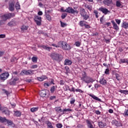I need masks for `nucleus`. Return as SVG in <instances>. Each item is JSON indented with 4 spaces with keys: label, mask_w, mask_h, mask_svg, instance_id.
<instances>
[{
    "label": "nucleus",
    "mask_w": 128,
    "mask_h": 128,
    "mask_svg": "<svg viewBox=\"0 0 128 128\" xmlns=\"http://www.w3.org/2000/svg\"><path fill=\"white\" fill-rule=\"evenodd\" d=\"M16 22L14 20H12L8 24V26H16Z\"/></svg>",
    "instance_id": "58836bf2"
},
{
    "label": "nucleus",
    "mask_w": 128,
    "mask_h": 128,
    "mask_svg": "<svg viewBox=\"0 0 128 128\" xmlns=\"http://www.w3.org/2000/svg\"><path fill=\"white\" fill-rule=\"evenodd\" d=\"M34 70H22V72L20 73V74L21 76H30V75H32L34 74Z\"/></svg>",
    "instance_id": "39448f33"
},
{
    "label": "nucleus",
    "mask_w": 128,
    "mask_h": 128,
    "mask_svg": "<svg viewBox=\"0 0 128 128\" xmlns=\"http://www.w3.org/2000/svg\"><path fill=\"white\" fill-rule=\"evenodd\" d=\"M86 14V10L84 8H81L80 9V14L82 16Z\"/></svg>",
    "instance_id": "7c9ffc66"
},
{
    "label": "nucleus",
    "mask_w": 128,
    "mask_h": 128,
    "mask_svg": "<svg viewBox=\"0 0 128 128\" xmlns=\"http://www.w3.org/2000/svg\"><path fill=\"white\" fill-rule=\"evenodd\" d=\"M10 84L12 86H16V78H12L10 82H9Z\"/></svg>",
    "instance_id": "aec40b11"
},
{
    "label": "nucleus",
    "mask_w": 128,
    "mask_h": 128,
    "mask_svg": "<svg viewBox=\"0 0 128 128\" xmlns=\"http://www.w3.org/2000/svg\"><path fill=\"white\" fill-rule=\"evenodd\" d=\"M76 102L74 98H72L70 101V104H74V102Z\"/></svg>",
    "instance_id": "49530a36"
},
{
    "label": "nucleus",
    "mask_w": 128,
    "mask_h": 128,
    "mask_svg": "<svg viewBox=\"0 0 128 128\" xmlns=\"http://www.w3.org/2000/svg\"><path fill=\"white\" fill-rule=\"evenodd\" d=\"M20 3L18 2H16V10H20Z\"/></svg>",
    "instance_id": "052dcab7"
},
{
    "label": "nucleus",
    "mask_w": 128,
    "mask_h": 128,
    "mask_svg": "<svg viewBox=\"0 0 128 128\" xmlns=\"http://www.w3.org/2000/svg\"><path fill=\"white\" fill-rule=\"evenodd\" d=\"M34 20L38 26H40L42 25V17H40V16L38 15L34 16Z\"/></svg>",
    "instance_id": "0eeeda50"
},
{
    "label": "nucleus",
    "mask_w": 128,
    "mask_h": 128,
    "mask_svg": "<svg viewBox=\"0 0 128 128\" xmlns=\"http://www.w3.org/2000/svg\"><path fill=\"white\" fill-rule=\"evenodd\" d=\"M122 2H120V1H116V6L118 7V8H120L121 6H122Z\"/></svg>",
    "instance_id": "4c0bfd02"
},
{
    "label": "nucleus",
    "mask_w": 128,
    "mask_h": 128,
    "mask_svg": "<svg viewBox=\"0 0 128 128\" xmlns=\"http://www.w3.org/2000/svg\"><path fill=\"white\" fill-rule=\"evenodd\" d=\"M120 61L122 64L126 63L128 64V58H121Z\"/></svg>",
    "instance_id": "c9c22d12"
},
{
    "label": "nucleus",
    "mask_w": 128,
    "mask_h": 128,
    "mask_svg": "<svg viewBox=\"0 0 128 128\" xmlns=\"http://www.w3.org/2000/svg\"><path fill=\"white\" fill-rule=\"evenodd\" d=\"M14 13H9L4 15H0V18H2L4 22H6V20H10V18H14Z\"/></svg>",
    "instance_id": "20e7f679"
},
{
    "label": "nucleus",
    "mask_w": 128,
    "mask_h": 128,
    "mask_svg": "<svg viewBox=\"0 0 128 128\" xmlns=\"http://www.w3.org/2000/svg\"><path fill=\"white\" fill-rule=\"evenodd\" d=\"M102 4L107 6H110L112 4V0H104Z\"/></svg>",
    "instance_id": "f8f14e48"
},
{
    "label": "nucleus",
    "mask_w": 128,
    "mask_h": 128,
    "mask_svg": "<svg viewBox=\"0 0 128 128\" xmlns=\"http://www.w3.org/2000/svg\"><path fill=\"white\" fill-rule=\"evenodd\" d=\"M56 98V96H51L50 98V100H54Z\"/></svg>",
    "instance_id": "774afa93"
},
{
    "label": "nucleus",
    "mask_w": 128,
    "mask_h": 128,
    "mask_svg": "<svg viewBox=\"0 0 128 128\" xmlns=\"http://www.w3.org/2000/svg\"><path fill=\"white\" fill-rule=\"evenodd\" d=\"M98 126H99V128H104L105 126H106V124L102 122H98Z\"/></svg>",
    "instance_id": "5701e85b"
},
{
    "label": "nucleus",
    "mask_w": 128,
    "mask_h": 128,
    "mask_svg": "<svg viewBox=\"0 0 128 128\" xmlns=\"http://www.w3.org/2000/svg\"><path fill=\"white\" fill-rule=\"evenodd\" d=\"M2 91L4 92V94H6L7 96H8V94H10V92L6 90V89H2Z\"/></svg>",
    "instance_id": "79ce46f5"
},
{
    "label": "nucleus",
    "mask_w": 128,
    "mask_h": 128,
    "mask_svg": "<svg viewBox=\"0 0 128 128\" xmlns=\"http://www.w3.org/2000/svg\"><path fill=\"white\" fill-rule=\"evenodd\" d=\"M80 44H81V42H75V45L76 46H78V48L80 46Z\"/></svg>",
    "instance_id": "3c124183"
},
{
    "label": "nucleus",
    "mask_w": 128,
    "mask_h": 128,
    "mask_svg": "<svg viewBox=\"0 0 128 128\" xmlns=\"http://www.w3.org/2000/svg\"><path fill=\"white\" fill-rule=\"evenodd\" d=\"M52 46H54L55 48H60V46L58 44V45L56 44H52Z\"/></svg>",
    "instance_id": "8fccbe9b"
},
{
    "label": "nucleus",
    "mask_w": 128,
    "mask_h": 128,
    "mask_svg": "<svg viewBox=\"0 0 128 128\" xmlns=\"http://www.w3.org/2000/svg\"><path fill=\"white\" fill-rule=\"evenodd\" d=\"M40 94L41 97H45L46 96V90H42L40 92Z\"/></svg>",
    "instance_id": "b1692460"
},
{
    "label": "nucleus",
    "mask_w": 128,
    "mask_h": 128,
    "mask_svg": "<svg viewBox=\"0 0 128 128\" xmlns=\"http://www.w3.org/2000/svg\"><path fill=\"white\" fill-rule=\"evenodd\" d=\"M50 56L54 61L61 62L63 58V56L62 54H59L52 53Z\"/></svg>",
    "instance_id": "f03ea898"
},
{
    "label": "nucleus",
    "mask_w": 128,
    "mask_h": 128,
    "mask_svg": "<svg viewBox=\"0 0 128 128\" xmlns=\"http://www.w3.org/2000/svg\"><path fill=\"white\" fill-rule=\"evenodd\" d=\"M45 17L48 22H52V18L51 16L48 14L46 12H45Z\"/></svg>",
    "instance_id": "4be33fe9"
},
{
    "label": "nucleus",
    "mask_w": 128,
    "mask_h": 128,
    "mask_svg": "<svg viewBox=\"0 0 128 128\" xmlns=\"http://www.w3.org/2000/svg\"><path fill=\"white\" fill-rule=\"evenodd\" d=\"M70 92H75L76 90L74 88L72 87V89L70 88V90H69Z\"/></svg>",
    "instance_id": "338daca9"
},
{
    "label": "nucleus",
    "mask_w": 128,
    "mask_h": 128,
    "mask_svg": "<svg viewBox=\"0 0 128 128\" xmlns=\"http://www.w3.org/2000/svg\"><path fill=\"white\" fill-rule=\"evenodd\" d=\"M86 122L87 124V126L88 128H94V126L92 124V121L90 120H86Z\"/></svg>",
    "instance_id": "6ab92c4d"
},
{
    "label": "nucleus",
    "mask_w": 128,
    "mask_h": 128,
    "mask_svg": "<svg viewBox=\"0 0 128 128\" xmlns=\"http://www.w3.org/2000/svg\"><path fill=\"white\" fill-rule=\"evenodd\" d=\"M6 124H7L8 126H12V128H14V124L11 120H7L6 121Z\"/></svg>",
    "instance_id": "a211bd4d"
},
{
    "label": "nucleus",
    "mask_w": 128,
    "mask_h": 128,
    "mask_svg": "<svg viewBox=\"0 0 128 128\" xmlns=\"http://www.w3.org/2000/svg\"><path fill=\"white\" fill-rule=\"evenodd\" d=\"M112 124L113 125H115L117 127L122 126V124L118 122L116 120H113L112 122Z\"/></svg>",
    "instance_id": "4468645a"
},
{
    "label": "nucleus",
    "mask_w": 128,
    "mask_h": 128,
    "mask_svg": "<svg viewBox=\"0 0 128 128\" xmlns=\"http://www.w3.org/2000/svg\"><path fill=\"white\" fill-rule=\"evenodd\" d=\"M54 110L58 113H63V110H62L60 106L56 107Z\"/></svg>",
    "instance_id": "393cba45"
},
{
    "label": "nucleus",
    "mask_w": 128,
    "mask_h": 128,
    "mask_svg": "<svg viewBox=\"0 0 128 128\" xmlns=\"http://www.w3.org/2000/svg\"><path fill=\"white\" fill-rule=\"evenodd\" d=\"M68 16L67 14H62V18L64 19Z\"/></svg>",
    "instance_id": "864d4df0"
},
{
    "label": "nucleus",
    "mask_w": 128,
    "mask_h": 128,
    "mask_svg": "<svg viewBox=\"0 0 128 128\" xmlns=\"http://www.w3.org/2000/svg\"><path fill=\"white\" fill-rule=\"evenodd\" d=\"M38 48H42L44 50H46L50 52V50H52V48L50 46L47 47L45 45H38Z\"/></svg>",
    "instance_id": "dca6fc26"
},
{
    "label": "nucleus",
    "mask_w": 128,
    "mask_h": 128,
    "mask_svg": "<svg viewBox=\"0 0 128 128\" xmlns=\"http://www.w3.org/2000/svg\"><path fill=\"white\" fill-rule=\"evenodd\" d=\"M38 109H39L38 106L34 107L30 109V111L32 112H34L38 111Z\"/></svg>",
    "instance_id": "72a5a7b5"
},
{
    "label": "nucleus",
    "mask_w": 128,
    "mask_h": 128,
    "mask_svg": "<svg viewBox=\"0 0 128 128\" xmlns=\"http://www.w3.org/2000/svg\"><path fill=\"white\" fill-rule=\"evenodd\" d=\"M8 119H6V118H2L0 116V122L4 123L6 122Z\"/></svg>",
    "instance_id": "e433bc0d"
},
{
    "label": "nucleus",
    "mask_w": 128,
    "mask_h": 128,
    "mask_svg": "<svg viewBox=\"0 0 128 128\" xmlns=\"http://www.w3.org/2000/svg\"><path fill=\"white\" fill-rule=\"evenodd\" d=\"M116 22L118 24L120 25L121 23V20L120 19H116Z\"/></svg>",
    "instance_id": "4d7b16f0"
},
{
    "label": "nucleus",
    "mask_w": 128,
    "mask_h": 128,
    "mask_svg": "<svg viewBox=\"0 0 128 128\" xmlns=\"http://www.w3.org/2000/svg\"><path fill=\"white\" fill-rule=\"evenodd\" d=\"M58 45L64 50H70V46L64 41H60L58 42Z\"/></svg>",
    "instance_id": "7ed1b4c3"
},
{
    "label": "nucleus",
    "mask_w": 128,
    "mask_h": 128,
    "mask_svg": "<svg viewBox=\"0 0 128 128\" xmlns=\"http://www.w3.org/2000/svg\"><path fill=\"white\" fill-rule=\"evenodd\" d=\"M81 80L83 82H84L86 84H90V82L92 83L94 82L92 77L87 76V74L85 71L83 72L82 73V77H81Z\"/></svg>",
    "instance_id": "f257e3e1"
},
{
    "label": "nucleus",
    "mask_w": 128,
    "mask_h": 128,
    "mask_svg": "<svg viewBox=\"0 0 128 128\" xmlns=\"http://www.w3.org/2000/svg\"><path fill=\"white\" fill-rule=\"evenodd\" d=\"M111 22L112 24L113 28L116 31H118L120 30V28L118 25L116 23L115 21H114V20H112Z\"/></svg>",
    "instance_id": "ddd939ff"
},
{
    "label": "nucleus",
    "mask_w": 128,
    "mask_h": 128,
    "mask_svg": "<svg viewBox=\"0 0 128 128\" xmlns=\"http://www.w3.org/2000/svg\"><path fill=\"white\" fill-rule=\"evenodd\" d=\"M95 114H96L97 115H100L101 112L100 110H96Z\"/></svg>",
    "instance_id": "680f3d73"
},
{
    "label": "nucleus",
    "mask_w": 128,
    "mask_h": 128,
    "mask_svg": "<svg viewBox=\"0 0 128 128\" xmlns=\"http://www.w3.org/2000/svg\"><path fill=\"white\" fill-rule=\"evenodd\" d=\"M72 60H70L66 58L64 60V66H70V65H72Z\"/></svg>",
    "instance_id": "f3484780"
},
{
    "label": "nucleus",
    "mask_w": 128,
    "mask_h": 128,
    "mask_svg": "<svg viewBox=\"0 0 128 128\" xmlns=\"http://www.w3.org/2000/svg\"><path fill=\"white\" fill-rule=\"evenodd\" d=\"M38 66L37 64H33V65L30 68L32 69H35V68H38Z\"/></svg>",
    "instance_id": "5fc2aeb1"
},
{
    "label": "nucleus",
    "mask_w": 128,
    "mask_h": 128,
    "mask_svg": "<svg viewBox=\"0 0 128 128\" xmlns=\"http://www.w3.org/2000/svg\"><path fill=\"white\" fill-rule=\"evenodd\" d=\"M47 78L46 76H42V77H37V80L40 82H42Z\"/></svg>",
    "instance_id": "c85d7f7f"
},
{
    "label": "nucleus",
    "mask_w": 128,
    "mask_h": 128,
    "mask_svg": "<svg viewBox=\"0 0 128 128\" xmlns=\"http://www.w3.org/2000/svg\"><path fill=\"white\" fill-rule=\"evenodd\" d=\"M6 38V34H0V38Z\"/></svg>",
    "instance_id": "0e129e2a"
},
{
    "label": "nucleus",
    "mask_w": 128,
    "mask_h": 128,
    "mask_svg": "<svg viewBox=\"0 0 128 128\" xmlns=\"http://www.w3.org/2000/svg\"><path fill=\"white\" fill-rule=\"evenodd\" d=\"M22 115L21 112L20 111H16V116L20 117Z\"/></svg>",
    "instance_id": "6e6d98bb"
},
{
    "label": "nucleus",
    "mask_w": 128,
    "mask_h": 128,
    "mask_svg": "<svg viewBox=\"0 0 128 128\" xmlns=\"http://www.w3.org/2000/svg\"><path fill=\"white\" fill-rule=\"evenodd\" d=\"M89 96L90 97H92V98H94V100H97L98 102H101L102 101V100L100 98H98V97L96 96L94 94H90Z\"/></svg>",
    "instance_id": "a878e982"
},
{
    "label": "nucleus",
    "mask_w": 128,
    "mask_h": 128,
    "mask_svg": "<svg viewBox=\"0 0 128 128\" xmlns=\"http://www.w3.org/2000/svg\"><path fill=\"white\" fill-rule=\"evenodd\" d=\"M4 114H6L7 116H10V111L8 110H4L3 111Z\"/></svg>",
    "instance_id": "ea45409f"
},
{
    "label": "nucleus",
    "mask_w": 128,
    "mask_h": 128,
    "mask_svg": "<svg viewBox=\"0 0 128 128\" xmlns=\"http://www.w3.org/2000/svg\"><path fill=\"white\" fill-rule=\"evenodd\" d=\"M114 78H116V80H117L118 81H120L122 80V76H121V75H120V74H118V73H115V74H114Z\"/></svg>",
    "instance_id": "412c9836"
},
{
    "label": "nucleus",
    "mask_w": 128,
    "mask_h": 128,
    "mask_svg": "<svg viewBox=\"0 0 128 128\" xmlns=\"http://www.w3.org/2000/svg\"><path fill=\"white\" fill-rule=\"evenodd\" d=\"M28 26H24V25H23V26L21 27V28H20L21 32H24V31L28 30Z\"/></svg>",
    "instance_id": "c756f323"
},
{
    "label": "nucleus",
    "mask_w": 128,
    "mask_h": 128,
    "mask_svg": "<svg viewBox=\"0 0 128 128\" xmlns=\"http://www.w3.org/2000/svg\"><path fill=\"white\" fill-rule=\"evenodd\" d=\"M87 23L86 21H84V20H81L78 24L80 25V26L83 28L84 26V28L86 29H90V26L88 24H86Z\"/></svg>",
    "instance_id": "6e6552de"
},
{
    "label": "nucleus",
    "mask_w": 128,
    "mask_h": 128,
    "mask_svg": "<svg viewBox=\"0 0 128 128\" xmlns=\"http://www.w3.org/2000/svg\"><path fill=\"white\" fill-rule=\"evenodd\" d=\"M99 83L102 86H106L107 85L108 82L107 80L104 78V76L100 78V80H99Z\"/></svg>",
    "instance_id": "9b49d317"
},
{
    "label": "nucleus",
    "mask_w": 128,
    "mask_h": 128,
    "mask_svg": "<svg viewBox=\"0 0 128 128\" xmlns=\"http://www.w3.org/2000/svg\"><path fill=\"white\" fill-rule=\"evenodd\" d=\"M72 110L70 108H64L63 110V113L62 114V115L64 114L66 112H72Z\"/></svg>",
    "instance_id": "cd10ccee"
},
{
    "label": "nucleus",
    "mask_w": 128,
    "mask_h": 128,
    "mask_svg": "<svg viewBox=\"0 0 128 128\" xmlns=\"http://www.w3.org/2000/svg\"><path fill=\"white\" fill-rule=\"evenodd\" d=\"M9 10L12 12L14 10V2H12L9 3Z\"/></svg>",
    "instance_id": "2eb2a0df"
},
{
    "label": "nucleus",
    "mask_w": 128,
    "mask_h": 128,
    "mask_svg": "<svg viewBox=\"0 0 128 128\" xmlns=\"http://www.w3.org/2000/svg\"><path fill=\"white\" fill-rule=\"evenodd\" d=\"M124 116H128V110L124 112Z\"/></svg>",
    "instance_id": "69168bd1"
},
{
    "label": "nucleus",
    "mask_w": 128,
    "mask_h": 128,
    "mask_svg": "<svg viewBox=\"0 0 128 128\" xmlns=\"http://www.w3.org/2000/svg\"><path fill=\"white\" fill-rule=\"evenodd\" d=\"M122 27L124 29H128V22H123Z\"/></svg>",
    "instance_id": "2f4dec72"
},
{
    "label": "nucleus",
    "mask_w": 128,
    "mask_h": 128,
    "mask_svg": "<svg viewBox=\"0 0 128 128\" xmlns=\"http://www.w3.org/2000/svg\"><path fill=\"white\" fill-rule=\"evenodd\" d=\"M64 12L72 14H74L76 13V14H78V10H74L70 6L67 8L66 10H64Z\"/></svg>",
    "instance_id": "423d86ee"
},
{
    "label": "nucleus",
    "mask_w": 128,
    "mask_h": 128,
    "mask_svg": "<svg viewBox=\"0 0 128 128\" xmlns=\"http://www.w3.org/2000/svg\"><path fill=\"white\" fill-rule=\"evenodd\" d=\"M32 60L33 62H36L38 60V58L36 57L33 56L32 58Z\"/></svg>",
    "instance_id": "09e8293b"
},
{
    "label": "nucleus",
    "mask_w": 128,
    "mask_h": 128,
    "mask_svg": "<svg viewBox=\"0 0 128 128\" xmlns=\"http://www.w3.org/2000/svg\"><path fill=\"white\" fill-rule=\"evenodd\" d=\"M104 74H110V70L109 68H106L104 71Z\"/></svg>",
    "instance_id": "603ef678"
},
{
    "label": "nucleus",
    "mask_w": 128,
    "mask_h": 128,
    "mask_svg": "<svg viewBox=\"0 0 128 128\" xmlns=\"http://www.w3.org/2000/svg\"><path fill=\"white\" fill-rule=\"evenodd\" d=\"M46 124H47L48 128H54L52 122L50 120L46 121Z\"/></svg>",
    "instance_id": "bb28decb"
},
{
    "label": "nucleus",
    "mask_w": 128,
    "mask_h": 128,
    "mask_svg": "<svg viewBox=\"0 0 128 128\" xmlns=\"http://www.w3.org/2000/svg\"><path fill=\"white\" fill-rule=\"evenodd\" d=\"M76 92H80V93H84V91H82V90H81L80 89H78V88L76 89Z\"/></svg>",
    "instance_id": "bf43d9fd"
},
{
    "label": "nucleus",
    "mask_w": 128,
    "mask_h": 128,
    "mask_svg": "<svg viewBox=\"0 0 128 128\" xmlns=\"http://www.w3.org/2000/svg\"><path fill=\"white\" fill-rule=\"evenodd\" d=\"M94 13L95 14L96 18H98V10H94Z\"/></svg>",
    "instance_id": "c03bdc74"
},
{
    "label": "nucleus",
    "mask_w": 128,
    "mask_h": 128,
    "mask_svg": "<svg viewBox=\"0 0 128 128\" xmlns=\"http://www.w3.org/2000/svg\"><path fill=\"white\" fill-rule=\"evenodd\" d=\"M84 20H87L89 18L90 16L86 13L82 16Z\"/></svg>",
    "instance_id": "f704fd0d"
},
{
    "label": "nucleus",
    "mask_w": 128,
    "mask_h": 128,
    "mask_svg": "<svg viewBox=\"0 0 128 128\" xmlns=\"http://www.w3.org/2000/svg\"><path fill=\"white\" fill-rule=\"evenodd\" d=\"M65 82L64 80H60V85H64L65 84Z\"/></svg>",
    "instance_id": "e2e57ef3"
},
{
    "label": "nucleus",
    "mask_w": 128,
    "mask_h": 128,
    "mask_svg": "<svg viewBox=\"0 0 128 128\" xmlns=\"http://www.w3.org/2000/svg\"><path fill=\"white\" fill-rule=\"evenodd\" d=\"M58 86H52V87L50 88V92L52 94L54 93V91L56 90V89L57 88Z\"/></svg>",
    "instance_id": "473e14b6"
},
{
    "label": "nucleus",
    "mask_w": 128,
    "mask_h": 128,
    "mask_svg": "<svg viewBox=\"0 0 128 128\" xmlns=\"http://www.w3.org/2000/svg\"><path fill=\"white\" fill-rule=\"evenodd\" d=\"M122 94H124L126 95L128 94V90H120L119 91Z\"/></svg>",
    "instance_id": "a19ab883"
},
{
    "label": "nucleus",
    "mask_w": 128,
    "mask_h": 128,
    "mask_svg": "<svg viewBox=\"0 0 128 128\" xmlns=\"http://www.w3.org/2000/svg\"><path fill=\"white\" fill-rule=\"evenodd\" d=\"M60 23L61 27H62V28H64V27L68 26V24H67L64 23L62 21H60Z\"/></svg>",
    "instance_id": "37998d69"
},
{
    "label": "nucleus",
    "mask_w": 128,
    "mask_h": 128,
    "mask_svg": "<svg viewBox=\"0 0 128 128\" xmlns=\"http://www.w3.org/2000/svg\"><path fill=\"white\" fill-rule=\"evenodd\" d=\"M86 8H88L90 11H91V10H92V6H90V5H88L86 6Z\"/></svg>",
    "instance_id": "13d9d810"
},
{
    "label": "nucleus",
    "mask_w": 128,
    "mask_h": 128,
    "mask_svg": "<svg viewBox=\"0 0 128 128\" xmlns=\"http://www.w3.org/2000/svg\"><path fill=\"white\" fill-rule=\"evenodd\" d=\"M63 126V125L61 123H58L56 124V127L57 128H62Z\"/></svg>",
    "instance_id": "a18cd8bd"
},
{
    "label": "nucleus",
    "mask_w": 128,
    "mask_h": 128,
    "mask_svg": "<svg viewBox=\"0 0 128 128\" xmlns=\"http://www.w3.org/2000/svg\"><path fill=\"white\" fill-rule=\"evenodd\" d=\"M8 76H10L8 72H5L4 73L0 74V80H6Z\"/></svg>",
    "instance_id": "1a4fd4ad"
},
{
    "label": "nucleus",
    "mask_w": 128,
    "mask_h": 128,
    "mask_svg": "<svg viewBox=\"0 0 128 128\" xmlns=\"http://www.w3.org/2000/svg\"><path fill=\"white\" fill-rule=\"evenodd\" d=\"M99 11L102 12L104 15H106L108 13H110V11L106 8L101 6L98 9Z\"/></svg>",
    "instance_id": "9d476101"
},
{
    "label": "nucleus",
    "mask_w": 128,
    "mask_h": 128,
    "mask_svg": "<svg viewBox=\"0 0 128 128\" xmlns=\"http://www.w3.org/2000/svg\"><path fill=\"white\" fill-rule=\"evenodd\" d=\"M64 90L65 91H68V90H70V86H68V85H66V84H65L64 85Z\"/></svg>",
    "instance_id": "de8ad7c7"
}]
</instances>
